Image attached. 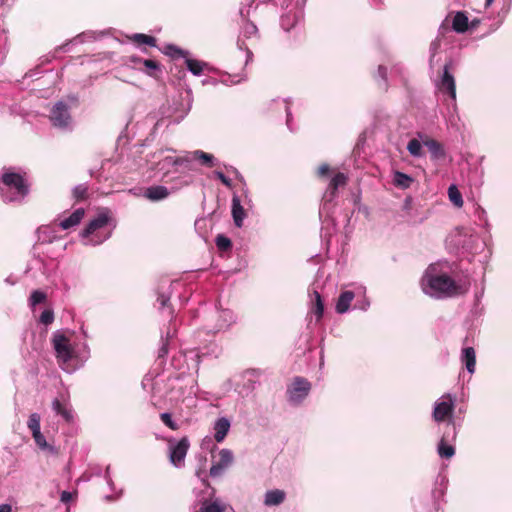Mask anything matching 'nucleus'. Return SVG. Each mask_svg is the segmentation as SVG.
<instances>
[{"instance_id":"nucleus-1","label":"nucleus","mask_w":512,"mask_h":512,"mask_svg":"<svg viewBox=\"0 0 512 512\" xmlns=\"http://www.w3.org/2000/svg\"><path fill=\"white\" fill-rule=\"evenodd\" d=\"M427 286L433 294L440 297L452 298L467 293L468 288L465 285L458 284L447 274H437L425 276Z\"/></svg>"},{"instance_id":"nucleus-2","label":"nucleus","mask_w":512,"mask_h":512,"mask_svg":"<svg viewBox=\"0 0 512 512\" xmlns=\"http://www.w3.org/2000/svg\"><path fill=\"white\" fill-rule=\"evenodd\" d=\"M454 411V399L450 394L443 395L440 400L435 404L433 411V418L436 422L448 421L446 430L452 432V439H456V426L452 420Z\"/></svg>"},{"instance_id":"nucleus-3","label":"nucleus","mask_w":512,"mask_h":512,"mask_svg":"<svg viewBox=\"0 0 512 512\" xmlns=\"http://www.w3.org/2000/svg\"><path fill=\"white\" fill-rule=\"evenodd\" d=\"M52 344L56 353L57 362L60 367H63L74 355V349L70 344V339L63 333L56 332L53 335Z\"/></svg>"},{"instance_id":"nucleus-4","label":"nucleus","mask_w":512,"mask_h":512,"mask_svg":"<svg viewBox=\"0 0 512 512\" xmlns=\"http://www.w3.org/2000/svg\"><path fill=\"white\" fill-rule=\"evenodd\" d=\"M2 182L5 186L15 190V196L10 200L23 199L29 193V185L26 179L19 173L5 172L2 175Z\"/></svg>"},{"instance_id":"nucleus-5","label":"nucleus","mask_w":512,"mask_h":512,"mask_svg":"<svg viewBox=\"0 0 512 512\" xmlns=\"http://www.w3.org/2000/svg\"><path fill=\"white\" fill-rule=\"evenodd\" d=\"M311 383L303 377H295L287 389L289 401L293 404H300L309 394Z\"/></svg>"},{"instance_id":"nucleus-6","label":"nucleus","mask_w":512,"mask_h":512,"mask_svg":"<svg viewBox=\"0 0 512 512\" xmlns=\"http://www.w3.org/2000/svg\"><path fill=\"white\" fill-rule=\"evenodd\" d=\"M53 126L59 128H66L72 121L71 114L69 112V106L63 102L58 101L50 110L49 116Z\"/></svg>"},{"instance_id":"nucleus-7","label":"nucleus","mask_w":512,"mask_h":512,"mask_svg":"<svg viewBox=\"0 0 512 512\" xmlns=\"http://www.w3.org/2000/svg\"><path fill=\"white\" fill-rule=\"evenodd\" d=\"M190 447V443L187 437L181 438L178 443H176L174 446H170V454L169 459L170 462L176 466L179 467L182 462L184 461L188 449Z\"/></svg>"},{"instance_id":"nucleus-8","label":"nucleus","mask_w":512,"mask_h":512,"mask_svg":"<svg viewBox=\"0 0 512 512\" xmlns=\"http://www.w3.org/2000/svg\"><path fill=\"white\" fill-rule=\"evenodd\" d=\"M452 62L445 64L443 75L441 77L439 89L446 93L452 100H456V85L453 75L449 72Z\"/></svg>"},{"instance_id":"nucleus-9","label":"nucleus","mask_w":512,"mask_h":512,"mask_svg":"<svg viewBox=\"0 0 512 512\" xmlns=\"http://www.w3.org/2000/svg\"><path fill=\"white\" fill-rule=\"evenodd\" d=\"M233 460L234 457L232 451L229 449H222L219 452V461L213 464L210 468V476H221L223 471L233 463Z\"/></svg>"},{"instance_id":"nucleus-10","label":"nucleus","mask_w":512,"mask_h":512,"mask_svg":"<svg viewBox=\"0 0 512 512\" xmlns=\"http://www.w3.org/2000/svg\"><path fill=\"white\" fill-rule=\"evenodd\" d=\"M455 439H452V432L449 430H446L438 444V454L441 458L450 459L455 454V449L452 445H450L448 442L454 441Z\"/></svg>"},{"instance_id":"nucleus-11","label":"nucleus","mask_w":512,"mask_h":512,"mask_svg":"<svg viewBox=\"0 0 512 512\" xmlns=\"http://www.w3.org/2000/svg\"><path fill=\"white\" fill-rule=\"evenodd\" d=\"M423 145L429 150L432 160H441L446 156L443 145L435 139L426 137L422 139Z\"/></svg>"},{"instance_id":"nucleus-12","label":"nucleus","mask_w":512,"mask_h":512,"mask_svg":"<svg viewBox=\"0 0 512 512\" xmlns=\"http://www.w3.org/2000/svg\"><path fill=\"white\" fill-rule=\"evenodd\" d=\"M169 194L168 188L161 185L150 186L144 191V197L153 202L163 200L167 198Z\"/></svg>"},{"instance_id":"nucleus-13","label":"nucleus","mask_w":512,"mask_h":512,"mask_svg":"<svg viewBox=\"0 0 512 512\" xmlns=\"http://www.w3.org/2000/svg\"><path fill=\"white\" fill-rule=\"evenodd\" d=\"M286 499V493L284 490L273 489L268 490L264 496V504L268 507L278 506L282 504Z\"/></svg>"},{"instance_id":"nucleus-14","label":"nucleus","mask_w":512,"mask_h":512,"mask_svg":"<svg viewBox=\"0 0 512 512\" xmlns=\"http://www.w3.org/2000/svg\"><path fill=\"white\" fill-rule=\"evenodd\" d=\"M108 223V217L105 214L98 215L95 219L91 220L82 232L83 237H88L100 228H103Z\"/></svg>"},{"instance_id":"nucleus-15","label":"nucleus","mask_w":512,"mask_h":512,"mask_svg":"<svg viewBox=\"0 0 512 512\" xmlns=\"http://www.w3.org/2000/svg\"><path fill=\"white\" fill-rule=\"evenodd\" d=\"M85 215V211L83 208L76 209L69 217L65 218L59 223V226L63 230H67L78 225Z\"/></svg>"},{"instance_id":"nucleus-16","label":"nucleus","mask_w":512,"mask_h":512,"mask_svg":"<svg viewBox=\"0 0 512 512\" xmlns=\"http://www.w3.org/2000/svg\"><path fill=\"white\" fill-rule=\"evenodd\" d=\"M355 297L354 292L352 291H344L340 294L338 297L337 303H336V311L339 314H343L349 310V307L351 305V302L353 301Z\"/></svg>"},{"instance_id":"nucleus-17","label":"nucleus","mask_w":512,"mask_h":512,"mask_svg":"<svg viewBox=\"0 0 512 512\" xmlns=\"http://www.w3.org/2000/svg\"><path fill=\"white\" fill-rule=\"evenodd\" d=\"M232 216L235 225L237 227H241L243 225V220L245 218V211L237 196H234L232 198Z\"/></svg>"},{"instance_id":"nucleus-18","label":"nucleus","mask_w":512,"mask_h":512,"mask_svg":"<svg viewBox=\"0 0 512 512\" xmlns=\"http://www.w3.org/2000/svg\"><path fill=\"white\" fill-rule=\"evenodd\" d=\"M229 429H230V422L226 418L218 419L214 425L215 440L218 443L222 442L225 439L226 435L228 434Z\"/></svg>"},{"instance_id":"nucleus-19","label":"nucleus","mask_w":512,"mask_h":512,"mask_svg":"<svg viewBox=\"0 0 512 512\" xmlns=\"http://www.w3.org/2000/svg\"><path fill=\"white\" fill-rule=\"evenodd\" d=\"M469 20L465 12L459 11L452 21V28L457 33H464L468 30Z\"/></svg>"},{"instance_id":"nucleus-20","label":"nucleus","mask_w":512,"mask_h":512,"mask_svg":"<svg viewBox=\"0 0 512 512\" xmlns=\"http://www.w3.org/2000/svg\"><path fill=\"white\" fill-rule=\"evenodd\" d=\"M462 361L470 373H474L476 366V353L474 348L466 347L462 350Z\"/></svg>"},{"instance_id":"nucleus-21","label":"nucleus","mask_w":512,"mask_h":512,"mask_svg":"<svg viewBox=\"0 0 512 512\" xmlns=\"http://www.w3.org/2000/svg\"><path fill=\"white\" fill-rule=\"evenodd\" d=\"M227 505L220 501L219 499H216L214 501H208L205 500L202 503V506L200 507L198 512H226Z\"/></svg>"},{"instance_id":"nucleus-22","label":"nucleus","mask_w":512,"mask_h":512,"mask_svg":"<svg viewBox=\"0 0 512 512\" xmlns=\"http://www.w3.org/2000/svg\"><path fill=\"white\" fill-rule=\"evenodd\" d=\"M129 40L133 43L137 44L138 46L141 45H147L150 47H156L157 46V39L153 36L143 34V33H135L132 36L129 37Z\"/></svg>"},{"instance_id":"nucleus-23","label":"nucleus","mask_w":512,"mask_h":512,"mask_svg":"<svg viewBox=\"0 0 512 512\" xmlns=\"http://www.w3.org/2000/svg\"><path fill=\"white\" fill-rule=\"evenodd\" d=\"M347 176L344 173L338 172L330 181L328 191L331 197H334L339 187H343L347 184Z\"/></svg>"},{"instance_id":"nucleus-24","label":"nucleus","mask_w":512,"mask_h":512,"mask_svg":"<svg viewBox=\"0 0 512 512\" xmlns=\"http://www.w3.org/2000/svg\"><path fill=\"white\" fill-rule=\"evenodd\" d=\"M191 156H192L193 161L199 160L201 162V164L204 166H207V167L213 166L214 156L212 154L206 153L201 150H196L193 153H191Z\"/></svg>"},{"instance_id":"nucleus-25","label":"nucleus","mask_w":512,"mask_h":512,"mask_svg":"<svg viewBox=\"0 0 512 512\" xmlns=\"http://www.w3.org/2000/svg\"><path fill=\"white\" fill-rule=\"evenodd\" d=\"M143 66L145 67L143 71L151 77H157L158 73L161 72L160 64L155 60L145 59L143 60Z\"/></svg>"},{"instance_id":"nucleus-26","label":"nucleus","mask_w":512,"mask_h":512,"mask_svg":"<svg viewBox=\"0 0 512 512\" xmlns=\"http://www.w3.org/2000/svg\"><path fill=\"white\" fill-rule=\"evenodd\" d=\"M72 196L76 202H81L89 197V187L87 184H79L72 190Z\"/></svg>"},{"instance_id":"nucleus-27","label":"nucleus","mask_w":512,"mask_h":512,"mask_svg":"<svg viewBox=\"0 0 512 512\" xmlns=\"http://www.w3.org/2000/svg\"><path fill=\"white\" fill-rule=\"evenodd\" d=\"M314 304L312 307V312L316 315L317 321H319L324 313V304L319 292L314 291Z\"/></svg>"},{"instance_id":"nucleus-28","label":"nucleus","mask_w":512,"mask_h":512,"mask_svg":"<svg viewBox=\"0 0 512 512\" xmlns=\"http://www.w3.org/2000/svg\"><path fill=\"white\" fill-rule=\"evenodd\" d=\"M449 200L458 208L463 206V198L459 189L455 185H451L448 188Z\"/></svg>"},{"instance_id":"nucleus-29","label":"nucleus","mask_w":512,"mask_h":512,"mask_svg":"<svg viewBox=\"0 0 512 512\" xmlns=\"http://www.w3.org/2000/svg\"><path fill=\"white\" fill-rule=\"evenodd\" d=\"M53 409L57 414L61 415L67 422L71 421L73 416L71 411L62 404L58 399H55L52 403Z\"/></svg>"},{"instance_id":"nucleus-30","label":"nucleus","mask_w":512,"mask_h":512,"mask_svg":"<svg viewBox=\"0 0 512 512\" xmlns=\"http://www.w3.org/2000/svg\"><path fill=\"white\" fill-rule=\"evenodd\" d=\"M407 150L409 151V153L412 155V156H415V157H420L422 156V144L419 140L417 139H411L409 142H408V145H407Z\"/></svg>"},{"instance_id":"nucleus-31","label":"nucleus","mask_w":512,"mask_h":512,"mask_svg":"<svg viewBox=\"0 0 512 512\" xmlns=\"http://www.w3.org/2000/svg\"><path fill=\"white\" fill-rule=\"evenodd\" d=\"M186 65L189 71H191L194 75H201L203 72L204 63L195 59H187Z\"/></svg>"},{"instance_id":"nucleus-32","label":"nucleus","mask_w":512,"mask_h":512,"mask_svg":"<svg viewBox=\"0 0 512 512\" xmlns=\"http://www.w3.org/2000/svg\"><path fill=\"white\" fill-rule=\"evenodd\" d=\"M192 163H193V160H192L191 153L188 154L187 156H184V157L175 158L172 161V164L174 166H182V167H184L187 170H191L192 169Z\"/></svg>"},{"instance_id":"nucleus-33","label":"nucleus","mask_w":512,"mask_h":512,"mask_svg":"<svg viewBox=\"0 0 512 512\" xmlns=\"http://www.w3.org/2000/svg\"><path fill=\"white\" fill-rule=\"evenodd\" d=\"M47 296L44 292L40 290H34L29 298L30 305L35 307L36 305L45 302Z\"/></svg>"},{"instance_id":"nucleus-34","label":"nucleus","mask_w":512,"mask_h":512,"mask_svg":"<svg viewBox=\"0 0 512 512\" xmlns=\"http://www.w3.org/2000/svg\"><path fill=\"white\" fill-rule=\"evenodd\" d=\"M27 425L32 434L40 431V416L37 413H32L29 416Z\"/></svg>"},{"instance_id":"nucleus-35","label":"nucleus","mask_w":512,"mask_h":512,"mask_svg":"<svg viewBox=\"0 0 512 512\" xmlns=\"http://www.w3.org/2000/svg\"><path fill=\"white\" fill-rule=\"evenodd\" d=\"M216 245L219 250L227 251L232 247V242L228 237L224 235H218L216 237Z\"/></svg>"},{"instance_id":"nucleus-36","label":"nucleus","mask_w":512,"mask_h":512,"mask_svg":"<svg viewBox=\"0 0 512 512\" xmlns=\"http://www.w3.org/2000/svg\"><path fill=\"white\" fill-rule=\"evenodd\" d=\"M395 181H396L397 185L407 188V187H409L410 183L412 182V178L404 173L397 172L395 174Z\"/></svg>"},{"instance_id":"nucleus-37","label":"nucleus","mask_w":512,"mask_h":512,"mask_svg":"<svg viewBox=\"0 0 512 512\" xmlns=\"http://www.w3.org/2000/svg\"><path fill=\"white\" fill-rule=\"evenodd\" d=\"M160 419L171 430H178L179 429L178 424L175 421H173L172 416H171L170 413H162V414H160Z\"/></svg>"},{"instance_id":"nucleus-38","label":"nucleus","mask_w":512,"mask_h":512,"mask_svg":"<svg viewBox=\"0 0 512 512\" xmlns=\"http://www.w3.org/2000/svg\"><path fill=\"white\" fill-rule=\"evenodd\" d=\"M54 321V313L52 310H45L40 315V322L49 325Z\"/></svg>"},{"instance_id":"nucleus-39","label":"nucleus","mask_w":512,"mask_h":512,"mask_svg":"<svg viewBox=\"0 0 512 512\" xmlns=\"http://www.w3.org/2000/svg\"><path fill=\"white\" fill-rule=\"evenodd\" d=\"M36 444L41 447V448H46L47 447V442L45 440V437L43 436V434L41 433V431H38L34 434H32Z\"/></svg>"},{"instance_id":"nucleus-40","label":"nucleus","mask_w":512,"mask_h":512,"mask_svg":"<svg viewBox=\"0 0 512 512\" xmlns=\"http://www.w3.org/2000/svg\"><path fill=\"white\" fill-rule=\"evenodd\" d=\"M330 172V166L327 163L321 164L317 169V175L319 177L327 176Z\"/></svg>"},{"instance_id":"nucleus-41","label":"nucleus","mask_w":512,"mask_h":512,"mask_svg":"<svg viewBox=\"0 0 512 512\" xmlns=\"http://www.w3.org/2000/svg\"><path fill=\"white\" fill-rule=\"evenodd\" d=\"M217 178L227 187L231 186V180L227 178L222 172L216 171L215 172Z\"/></svg>"},{"instance_id":"nucleus-42","label":"nucleus","mask_w":512,"mask_h":512,"mask_svg":"<svg viewBox=\"0 0 512 512\" xmlns=\"http://www.w3.org/2000/svg\"><path fill=\"white\" fill-rule=\"evenodd\" d=\"M168 49L172 51V53H171L172 56H177V57L184 56V52L177 47L169 46Z\"/></svg>"},{"instance_id":"nucleus-43","label":"nucleus","mask_w":512,"mask_h":512,"mask_svg":"<svg viewBox=\"0 0 512 512\" xmlns=\"http://www.w3.org/2000/svg\"><path fill=\"white\" fill-rule=\"evenodd\" d=\"M72 499V494L67 491H63L61 493V501L64 503H68Z\"/></svg>"},{"instance_id":"nucleus-44","label":"nucleus","mask_w":512,"mask_h":512,"mask_svg":"<svg viewBox=\"0 0 512 512\" xmlns=\"http://www.w3.org/2000/svg\"><path fill=\"white\" fill-rule=\"evenodd\" d=\"M158 301L160 302L161 307H165L169 302V298L166 297L165 295H160Z\"/></svg>"},{"instance_id":"nucleus-45","label":"nucleus","mask_w":512,"mask_h":512,"mask_svg":"<svg viewBox=\"0 0 512 512\" xmlns=\"http://www.w3.org/2000/svg\"><path fill=\"white\" fill-rule=\"evenodd\" d=\"M0 512H11V506L7 504L0 505Z\"/></svg>"},{"instance_id":"nucleus-46","label":"nucleus","mask_w":512,"mask_h":512,"mask_svg":"<svg viewBox=\"0 0 512 512\" xmlns=\"http://www.w3.org/2000/svg\"><path fill=\"white\" fill-rule=\"evenodd\" d=\"M167 352H168L167 345H166V344H164V345L161 347V349H160L159 356H160V357H162V356L166 355V354H167Z\"/></svg>"},{"instance_id":"nucleus-47","label":"nucleus","mask_w":512,"mask_h":512,"mask_svg":"<svg viewBox=\"0 0 512 512\" xmlns=\"http://www.w3.org/2000/svg\"><path fill=\"white\" fill-rule=\"evenodd\" d=\"M130 61L133 63H142L143 64V60L141 58L135 57V56L130 57Z\"/></svg>"},{"instance_id":"nucleus-48","label":"nucleus","mask_w":512,"mask_h":512,"mask_svg":"<svg viewBox=\"0 0 512 512\" xmlns=\"http://www.w3.org/2000/svg\"><path fill=\"white\" fill-rule=\"evenodd\" d=\"M494 0H486L485 6L488 7L493 3Z\"/></svg>"},{"instance_id":"nucleus-49","label":"nucleus","mask_w":512,"mask_h":512,"mask_svg":"<svg viewBox=\"0 0 512 512\" xmlns=\"http://www.w3.org/2000/svg\"><path fill=\"white\" fill-rule=\"evenodd\" d=\"M7 0H0V8L6 4Z\"/></svg>"}]
</instances>
